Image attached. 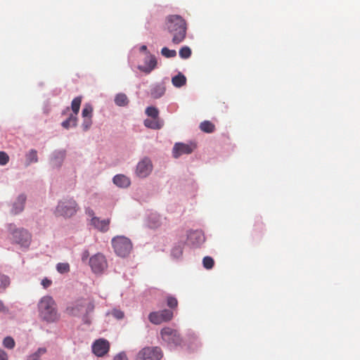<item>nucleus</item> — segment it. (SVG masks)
<instances>
[{"mask_svg": "<svg viewBox=\"0 0 360 360\" xmlns=\"http://www.w3.org/2000/svg\"><path fill=\"white\" fill-rule=\"evenodd\" d=\"M166 27L172 36V41L174 44L181 43L186 37L187 23L186 20L179 15H169L166 18Z\"/></svg>", "mask_w": 360, "mask_h": 360, "instance_id": "nucleus-1", "label": "nucleus"}, {"mask_svg": "<svg viewBox=\"0 0 360 360\" xmlns=\"http://www.w3.org/2000/svg\"><path fill=\"white\" fill-rule=\"evenodd\" d=\"M95 309V302L92 297H81L72 302L66 308V312L74 316H82L83 321L88 322V316Z\"/></svg>", "mask_w": 360, "mask_h": 360, "instance_id": "nucleus-2", "label": "nucleus"}, {"mask_svg": "<svg viewBox=\"0 0 360 360\" xmlns=\"http://www.w3.org/2000/svg\"><path fill=\"white\" fill-rule=\"evenodd\" d=\"M38 309L39 316L47 322L56 321L59 318L56 302L51 296H44L40 300Z\"/></svg>", "mask_w": 360, "mask_h": 360, "instance_id": "nucleus-3", "label": "nucleus"}, {"mask_svg": "<svg viewBox=\"0 0 360 360\" xmlns=\"http://www.w3.org/2000/svg\"><path fill=\"white\" fill-rule=\"evenodd\" d=\"M112 245L117 255L122 257H127L132 250V243L129 238L117 236L112 239Z\"/></svg>", "mask_w": 360, "mask_h": 360, "instance_id": "nucleus-4", "label": "nucleus"}, {"mask_svg": "<svg viewBox=\"0 0 360 360\" xmlns=\"http://www.w3.org/2000/svg\"><path fill=\"white\" fill-rule=\"evenodd\" d=\"M8 230L12 236V240L21 246L28 247L31 242L30 233L24 229H18L13 224L8 225Z\"/></svg>", "mask_w": 360, "mask_h": 360, "instance_id": "nucleus-5", "label": "nucleus"}, {"mask_svg": "<svg viewBox=\"0 0 360 360\" xmlns=\"http://www.w3.org/2000/svg\"><path fill=\"white\" fill-rule=\"evenodd\" d=\"M77 210V202L71 198L59 202L56 209V213L57 215L69 218L75 215Z\"/></svg>", "mask_w": 360, "mask_h": 360, "instance_id": "nucleus-6", "label": "nucleus"}, {"mask_svg": "<svg viewBox=\"0 0 360 360\" xmlns=\"http://www.w3.org/2000/svg\"><path fill=\"white\" fill-rule=\"evenodd\" d=\"M162 357L163 352L160 347L148 346L137 353L135 360H161Z\"/></svg>", "mask_w": 360, "mask_h": 360, "instance_id": "nucleus-7", "label": "nucleus"}, {"mask_svg": "<svg viewBox=\"0 0 360 360\" xmlns=\"http://www.w3.org/2000/svg\"><path fill=\"white\" fill-rule=\"evenodd\" d=\"M162 340L171 346H179L182 342V338L179 333L172 328L165 327L160 330Z\"/></svg>", "mask_w": 360, "mask_h": 360, "instance_id": "nucleus-8", "label": "nucleus"}, {"mask_svg": "<svg viewBox=\"0 0 360 360\" xmlns=\"http://www.w3.org/2000/svg\"><path fill=\"white\" fill-rule=\"evenodd\" d=\"M173 312L170 309H163L158 311H153L148 315L149 321L155 325L167 322L172 319Z\"/></svg>", "mask_w": 360, "mask_h": 360, "instance_id": "nucleus-9", "label": "nucleus"}, {"mask_svg": "<svg viewBox=\"0 0 360 360\" xmlns=\"http://www.w3.org/2000/svg\"><path fill=\"white\" fill-rule=\"evenodd\" d=\"M89 265L95 274H101L107 268V262L104 255L98 253L90 258Z\"/></svg>", "mask_w": 360, "mask_h": 360, "instance_id": "nucleus-10", "label": "nucleus"}, {"mask_svg": "<svg viewBox=\"0 0 360 360\" xmlns=\"http://www.w3.org/2000/svg\"><path fill=\"white\" fill-rule=\"evenodd\" d=\"M152 169L151 160L148 158H144L137 164L136 174L140 178H145L151 173Z\"/></svg>", "mask_w": 360, "mask_h": 360, "instance_id": "nucleus-11", "label": "nucleus"}, {"mask_svg": "<svg viewBox=\"0 0 360 360\" xmlns=\"http://www.w3.org/2000/svg\"><path fill=\"white\" fill-rule=\"evenodd\" d=\"M109 349V342L103 338L96 340L92 345V351L97 356H103L108 352Z\"/></svg>", "mask_w": 360, "mask_h": 360, "instance_id": "nucleus-12", "label": "nucleus"}, {"mask_svg": "<svg viewBox=\"0 0 360 360\" xmlns=\"http://www.w3.org/2000/svg\"><path fill=\"white\" fill-rule=\"evenodd\" d=\"M195 148V145L193 143L186 144L183 143H176L173 148V156L175 158H178L182 155L191 154Z\"/></svg>", "mask_w": 360, "mask_h": 360, "instance_id": "nucleus-13", "label": "nucleus"}, {"mask_svg": "<svg viewBox=\"0 0 360 360\" xmlns=\"http://www.w3.org/2000/svg\"><path fill=\"white\" fill-rule=\"evenodd\" d=\"M66 151L65 150L54 151L51 158V164L53 167H59L62 165L65 158Z\"/></svg>", "mask_w": 360, "mask_h": 360, "instance_id": "nucleus-14", "label": "nucleus"}, {"mask_svg": "<svg viewBox=\"0 0 360 360\" xmlns=\"http://www.w3.org/2000/svg\"><path fill=\"white\" fill-rule=\"evenodd\" d=\"M110 219H100L98 217H94L91 219V224L102 232H106L109 229Z\"/></svg>", "mask_w": 360, "mask_h": 360, "instance_id": "nucleus-15", "label": "nucleus"}, {"mask_svg": "<svg viewBox=\"0 0 360 360\" xmlns=\"http://www.w3.org/2000/svg\"><path fill=\"white\" fill-rule=\"evenodd\" d=\"M145 63L146 66H139V69L147 74L154 70L157 65L156 58L153 55H150L148 58L146 60Z\"/></svg>", "mask_w": 360, "mask_h": 360, "instance_id": "nucleus-16", "label": "nucleus"}, {"mask_svg": "<svg viewBox=\"0 0 360 360\" xmlns=\"http://www.w3.org/2000/svg\"><path fill=\"white\" fill-rule=\"evenodd\" d=\"M26 201V196L23 194L20 195L14 202L12 208V212L17 214L24 210V205Z\"/></svg>", "mask_w": 360, "mask_h": 360, "instance_id": "nucleus-17", "label": "nucleus"}, {"mask_svg": "<svg viewBox=\"0 0 360 360\" xmlns=\"http://www.w3.org/2000/svg\"><path fill=\"white\" fill-rule=\"evenodd\" d=\"M165 91L166 88L163 84H157L151 87L150 94L153 98H159L165 94Z\"/></svg>", "mask_w": 360, "mask_h": 360, "instance_id": "nucleus-18", "label": "nucleus"}, {"mask_svg": "<svg viewBox=\"0 0 360 360\" xmlns=\"http://www.w3.org/2000/svg\"><path fill=\"white\" fill-rule=\"evenodd\" d=\"M113 183L119 187L127 188L131 182L127 176L123 174H117L113 177Z\"/></svg>", "mask_w": 360, "mask_h": 360, "instance_id": "nucleus-19", "label": "nucleus"}, {"mask_svg": "<svg viewBox=\"0 0 360 360\" xmlns=\"http://www.w3.org/2000/svg\"><path fill=\"white\" fill-rule=\"evenodd\" d=\"M144 125L149 129H160L162 127L163 124L160 121V118H153V120L146 119L144 120Z\"/></svg>", "mask_w": 360, "mask_h": 360, "instance_id": "nucleus-20", "label": "nucleus"}, {"mask_svg": "<svg viewBox=\"0 0 360 360\" xmlns=\"http://www.w3.org/2000/svg\"><path fill=\"white\" fill-rule=\"evenodd\" d=\"M172 84L177 88L184 86L186 83V77L181 72L172 79Z\"/></svg>", "mask_w": 360, "mask_h": 360, "instance_id": "nucleus-21", "label": "nucleus"}, {"mask_svg": "<svg viewBox=\"0 0 360 360\" xmlns=\"http://www.w3.org/2000/svg\"><path fill=\"white\" fill-rule=\"evenodd\" d=\"M77 117L74 115H70L69 117L62 122V126L65 129H69L70 127H75L77 126Z\"/></svg>", "mask_w": 360, "mask_h": 360, "instance_id": "nucleus-22", "label": "nucleus"}, {"mask_svg": "<svg viewBox=\"0 0 360 360\" xmlns=\"http://www.w3.org/2000/svg\"><path fill=\"white\" fill-rule=\"evenodd\" d=\"M200 129L205 133H212L215 130V126L211 122L206 120L200 123Z\"/></svg>", "mask_w": 360, "mask_h": 360, "instance_id": "nucleus-23", "label": "nucleus"}, {"mask_svg": "<svg viewBox=\"0 0 360 360\" xmlns=\"http://www.w3.org/2000/svg\"><path fill=\"white\" fill-rule=\"evenodd\" d=\"M115 103L119 106H125L128 104L129 100L124 94H118L115 98Z\"/></svg>", "mask_w": 360, "mask_h": 360, "instance_id": "nucleus-24", "label": "nucleus"}, {"mask_svg": "<svg viewBox=\"0 0 360 360\" xmlns=\"http://www.w3.org/2000/svg\"><path fill=\"white\" fill-rule=\"evenodd\" d=\"M188 239L192 241L193 243H195L194 240H196L197 243H200L204 240V236L201 232L195 231L191 232L188 235Z\"/></svg>", "mask_w": 360, "mask_h": 360, "instance_id": "nucleus-25", "label": "nucleus"}, {"mask_svg": "<svg viewBox=\"0 0 360 360\" xmlns=\"http://www.w3.org/2000/svg\"><path fill=\"white\" fill-rule=\"evenodd\" d=\"M82 103V98L80 96L75 98L71 103V108L74 113V115L77 116L80 108Z\"/></svg>", "mask_w": 360, "mask_h": 360, "instance_id": "nucleus-26", "label": "nucleus"}, {"mask_svg": "<svg viewBox=\"0 0 360 360\" xmlns=\"http://www.w3.org/2000/svg\"><path fill=\"white\" fill-rule=\"evenodd\" d=\"M26 160L27 162V165L31 164L32 162H38V157H37V152L34 149L30 150L27 154H26Z\"/></svg>", "mask_w": 360, "mask_h": 360, "instance_id": "nucleus-27", "label": "nucleus"}, {"mask_svg": "<svg viewBox=\"0 0 360 360\" xmlns=\"http://www.w3.org/2000/svg\"><path fill=\"white\" fill-rule=\"evenodd\" d=\"M146 114L153 119L159 118V110L157 108L153 106L148 107L146 109Z\"/></svg>", "mask_w": 360, "mask_h": 360, "instance_id": "nucleus-28", "label": "nucleus"}, {"mask_svg": "<svg viewBox=\"0 0 360 360\" xmlns=\"http://www.w3.org/2000/svg\"><path fill=\"white\" fill-rule=\"evenodd\" d=\"M191 56V50L188 46H183L179 50V56L183 59H187Z\"/></svg>", "mask_w": 360, "mask_h": 360, "instance_id": "nucleus-29", "label": "nucleus"}, {"mask_svg": "<svg viewBox=\"0 0 360 360\" xmlns=\"http://www.w3.org/2000/svg\"><path fill=\"white\" fill-rule=\"evenodd\" d=\"M56 269L60 274H65L70 271V264L67 262L65 263H58L56 265Z\"/></svg>", "mask_w": 360, "mask_h": 360, "instance_id": "nucleus-30", "label": "nucleus"}, {"mask_svg": "<svg viewBox=\"0 0 360 360\" xmlns=\"http://www.w3.org/2000/svg\"><path fill=\"white\" fill-rule=\"evenodd\" d=\"M93 108L90 104H86L82 110V117L83 118L86 117H92Z\"/></svg>", "mask_w": 360, "mask_h": 360, "instance_id": "nucleus-31", "label": "nucleus"}, {"mask_svg": "<svg viewBox=\"0 0 360 360\" xmlns=\"http://www.w3.org/2000/svg\"><path fill=\"white\" fill-rule=\"evenodd\" d=\"M161 54L165 58H174L176 56L175 50H170L167 47H163L161 50Z\"/></svg>", "mask_w": 360, "mask_h": 360, "instance_id": "nucleus-32", "label": "nucleus"}, {"mask_svg": "<svg viewBox=\"0 0 360 360\" xmlns=\"http://www.w3.org/2000/svg\"><path fill=\"white\" fill-rule=\"evenodd\" d=\"M203 266L207 269H211L214 264V259L209 256L205 257L202 259Z\"/></svg>", "mask_w": 360, "mask_h": 360, "instance_id": "nucleus-33", "label": "nucleus"}, {"mask_svg": "<svg viewBox=\"0 0 360 360\" xmlns=\"http://www.w3.org/2000/svg\"><path fill=\"white\" fill-rule=\"evenodd\" d=\"M167 304L171 309H175L178 306V301L176 297L169 295L167 297Z\"/></svg>", "mask_w": 360, "mask_h": 360, "instance_id": "nucleus-34", "label": "nucleus"}, {"mask_svg": "<svg viewBox=\"0 0 360 360\" xmlns=\"http://www.w3.org/2000/svg\"><path fill=\"white\" fill-rule=\"evenodd\" d=\"M10 285V279L7 276L0 274V288L5 289Z\"/></svg>", "mask_w": 360, "mask_h": 360, "instance_id": "nucleus-35", "label": "nucleus"}, {"mask_svg": "<svg viewBox=\"0 0 360 360\" xmlns=\"http://www.w3.org/2000/svg\"><path fill=\"white\" fill-rule=\"evenodd\" d=\"M3 345L8 349H13L15 346V341L12 338L6 337L3 341Z\"/></svg>", "mask_w": 360, "mask_h": 360, "instance_id": "nucleus-36", "label": "nucleus"}, {"mask_svg": "<svg viewBox=\"0 0 360 360\" xmlns=\"http://www.w3.org/2000/svg\"><path fill=\"white\" fill-rule=\"evenodd\" d=\"M46 352V349L45 348H39L37 352L30 356L27 360H39V356L45 354Z\"/></svg>", "mask_w": 360, "mask_h": 360, "instance_id": "nucleus-37", "label": "nucleus"}, {"mask_svg": "<svg viewBox=\"0 0 360 360\" xmlns=\"http://www.w3.org/2000/svg\"><path fill=\"white\" fill-rule=\"evenodd\" d=\"M92 124L91 117H86L84 118L83 122L82 124V127L84 131H87L90 129Z\"/></svg>", "mask_w": 360, "mask_h": 360, "instance_id": "nucleus-38", "label": "nucleus"}, {"mask_svg": "<svg viewBox=\"0 0 360 360\" xmlns=\"http://www.w3.org/2000/svg\"><path fill=\"white\" fill-rule=\"evenodd\" d=\"M9 161V156L4 151H0V165H6Z\"/></svg>", "mask_w": 360, "mask_h": 360, "instance_id": "nucleus-39", "label": "nucleus"}, {"mask_svg": "<svg viewBox=\"0 0 360 360\" xmlns=\"http://www.w3.org/2000/svg\"><path fill=\"white\" fill-rule=\"evenodd\" d=\"M111 314L117 319H122L124 317V312L120 309H113Z\"/></svg>", "mask_w": 360, "mask_h": 360, "instance_id": "nucleus-40", "label": "nucleus"}, {"mask_svg": "<svg viewBox=\"0 0 360 360\" xmlns=\"http://www.w3.org/2000/svg\"><path fill=\"white\" fill-rule=\"evenodd\" d=\"M41 284L42 285V286L44 288H49L52 284V281L50 279L47 278H44L41 281Z\"/></svg>", "mask_w": 360, "mask_h": 360, "instance_id": "nucleus-41", "label": "nucleus"}, {"mask_svg": "<svg viewBox=\"0 0 360 360\" xmlns=\"http://www.w3.org/2000/svg\"><path fill=\"white\" fill-rule=\"evenodd\" d=\"M114 360H128L127 355L122 352L114 357Z\"/></svg>", "mask_w": 360, "mask_h": 360, "instance_id": "nucleus-42", "label": "nucleus"}, {"mask_svg": "<svg viewBox=\"0 0 360 360\" xmlns=\"http://www.w3.org/2000/svg\"><path fill=\"white\" fill-rule=\"evenodd\" d=\"M0 360H8L7 354L1 349H0Z\"/></svg>", "mask_w": 360, "mask_h": 360, "instance_id": "nucleus-43", "label": "nucleus"}, {"mask_svg": "<svg viewBox=\"0 0 360 360\" xmlns=\"http://www.w3.org/2000/svg\"><path fill=\"white\" fill-rule=\"evenodd\" d=\"M89 252L88 250H84L82 253V260L83 262L86 261L87 259V258L89 257Z\"/></svg>", "mask_w": 360, "mask_h": 360, "instance_id": "nucleus-44", "label": "nucleus"}, {"mask_svg": "<svg viewBox=\"0 0 360 360\" xmlns=\"http://www.w3.org/2000/svg\"><path fill=\"white\" fill-rule=\"evenodd\" d=\"M7 311H8L7 308L5 307L3 302L0 300V312H7Z\"/></svg>", "mask_w": 360, "mask_h": 360, "instance_id": "nucleus-45", "label": "nucleus"}, {"mask_svg": "<svg viewBox=\"0 0 360 360\" xmlns=\"http://www.w3.org/2000/svg\"><path fill=\"white\" fill-rule=\"evenodd\" d=\"M86 213L89 214V216L94 217V212L91 209L88 208L86 210Z\"/></svg>", "mask_w": 360, "mask_h": 360, "instance_id": "nucleus-46", "label": "nucleus"}, {"mask_svg": "<svg viewBox=\"0 0 360 360\" xmlns=\"http://www.w3.org/2000/svg\"><path fill=\"white\" fill-rule=\"evenodd\" d=\"M140 50L141 51H146L147 50V46L146 45H142L141 47H140Z\"/></svg>", "mask_w": 360, "mask_h": 360, "instance_id": "nucleus-47", "label": "nucleus"}]
</instances>
